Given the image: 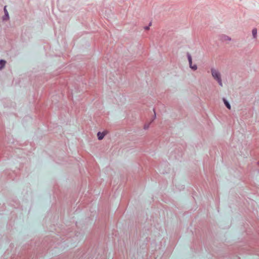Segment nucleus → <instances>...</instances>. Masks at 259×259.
I'll return each mask as SVG.
<instances>
[{
  "instance_id": "2",
  "label": "nucleus",
  "mask_w": 259,
  "mask_h": 259,
  "mask_svg": "<svg viewBox=\"0 0 259 259\" xmlns=\"http://www.w3.org/2000/svg\"><path fill=\"white\" fill-rule=\"evenodd\" d=\"M188 61H189V64L190 67L192 69H193L194 70H196L197 69V65H192V60L191 56L190 54L188 55Z\"/></svg>"
},
{
  "instance_id": "7",
  "label": "nucleus",
  "mask_w": 259,
  "mask_h": 259,
  "mask_svg": "<svg viewBox=\"0 0 259 259\" xmlns=\"http://www.w3.org/2000/svg\"><path fill=\"white\" fill-rule=\"evenodd\" d=\"M6 61L4 60L0 61V70L2 69L5 65Z\"/></svg>"
},
{
  "instance_id": "6",
  "label": "nucleus",
  "mask_w": 259,
  "mask_h": 259,
  "mask_svg": "<svg viewBox=\"0 0 259 259\" xmlns=\"http://www.w3.org/2000/svg\"><path fill=\"white\" fill-rule=\"evenodd\" d=\"M252 33L253 37L256 38L257 37V29L256 28H254L252 31Z\"/></svg>"
},
{
  "instance_id": "11",
  "label": "nucleus",
  "mask_w": 259,
  "mask_h": 259,
  "mask_svg": "<svg viewBox=\"0 0 259 259\" xmlns=\"http://www.w3.org/2000/svg\"><path fill=\"white\" fill-rule=\"evenodd\" d=\"M257 164L259 165V161L257 162Z\"/></svg>"
},
{
  "instance_id": "9",
  "label": "nucleus",
  "mask_w": 259,
  "mask_h": 259,
  "mask_svg": "<svg viewBox=\"0 0 259 259\" xmlns=\"http://www.w3.org/2000/svg\"><path fill=\"white\" fill-rule=\"evenodd\" d=\"M4 11H5V13L6 16L8 18L9 17V15H8V12L7 9H6V7H5Z\"/></svg>"
},
{
  "instance_id": "1",
  "label": "nucleus",
  "mask_w": 259,
  "mask_h": 259,
  "mask_svg": "<svg viewBox=\"0 0 259 259\" xmlns=\"http://www.w3.org/2000/svg\"><path fill=\"white\" fill-rule=\"evenodd\" d=\"M211 72L212 76L214 78V79H215L218 81L219 84L221 87H222L223 83L222 81L220 73L215 69H212L211 70Z\"/></svg>"
},
{
  "instance_id": "4",
  "label": "nucleus",
  "mask_w": 259,
  "mask_h": 259,
  "mask_svg": "<svg viewBox=\"0 0 259 259\" xmlns=\"http://www.w3.org/2000/svg\"><path fill=\"white\" fill-rule=\"evenodd\" d=\"M156 114H153L152 115L151 117V120L149 122H146L144 126V128L145 130H147L149 128L150 124L154 120V119L156 118Z\"/></svg>"
},
{
  "instance_id": "10",
  "label": "nucleus",
  "mask_w": 259,
  "mask_h": 259,
  "mask_svg": "<svg viewBox=\"0 0 259 259\" xmlns=\"http://www.w3.org/2000/svg\"><path fill=\"white\" fill-rule=\"evenodd\" d=\"M145 29H149V27H146L145 28Z\"/></svg>"
},
{
  "instance_id": "8",
  "label": "nucleus",
  "mask_w": 259,
  "mask_h": 259,
  "mask_svg": "<svg viewBox=\"0 0 259 259\" xmlns=\"http://www.w3.org/2000/svg\"><path fill=\"white\" fill-rule=\"evenodd\" d=\"M224 103H225V105L226 106V107L230 109L231 106H230V105L229 104V103L225 99H224Z\"/></svg>"
},
{
  "instance_id": "5",
  "label": "nucleus",
  "mask_w": 259,
  "mask_h": 259,
  "mask_svg": "<svg viewBox=\"0 0 259 259\" xmlns=\"http://www.w3.org/2000/svg\"><path fill=\"white\" fill-rule=\"evenodd\" d=\"M107 134V131H104L102 133L99 132L97 134V137L99 140H102L105 136Z\"/></svg>"
},
{
  "instance_id": "3",
  "label": "nucleus",
  "mask_w": 259,
  "mask_h": 259,
  "mask_svg": "<svg viewBox=\"0 0 259 259\" xmlns=\"http://www.w3.org/2000/svg\"><path fill=\"white\" fill-rule=\"evenodd\" d=\"M188 61H189V64L190 67L192 69H193L194 70H196L197 69V65H192V60L191 56L190 54L188 55Z\"/></svg>"
}]
</instances>
